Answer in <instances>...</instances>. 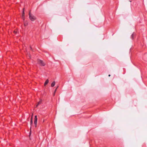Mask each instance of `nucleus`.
<instances>
[{"instance_id": "obj_1", "label": "nucleus", "mask_w": 147, "mask_h": 147, "mask_svg": "<svg viewBox=\"0 0 147 147\" xmlns=\"http://www.w3.org/2000/svg\"><path fill=\"white\" fill-rule=\"evenodd\" d=\"M29 18L32 21H34L36 19V17L31 14L30 12L29 13Z\"/></svg>"}, {"instance_id": "obj_2", "label": "nucleus", "mask_w": 147, "mask_h": 147, "mask_svg": "<svg viewBox=\"0 0 147 147\" xmlns=\"http://www.w3.org/2000/svg\"><path fill=\"white\" fill-rule=\"evenodd\" d=\"M37 62L41 66H44L45 65V63L43 62V61L39 59L37 60Z\"/></svg>"}, {"instance_id": "obj_3", "label": "nucleus", "mask_w": 147, "mask_h": 147, "mask_svg": "<svg viewBox=\"0 0 147 147\" xmlns=\"http://www.w3.org/2000/svg\"><path fill=\"white\" fill-rule=\"evenodd\" d=\"M49 80L48 79H47L45 82L44 83V85L46 86L49 83Z\"/></svg>"}, {"instance_id": "obj_4", "label": "nucleus", "mask_w": 147, "mask_h": 147, "mask_svg": "<svg viewBox=\"0 0 147 147\" xmlns=\"http://www.w3.org/2000/svg\"><path fill=\"white\" fill-rule=\"evenodd\" d=\"M41 102H42V101L41 100H40L38 102V104L36 106V107H38V105L41 104Z\"/></svg>"}, {"instance_id": "obj_5", "label": "nucleus", "mask_w": 147, "mask_h": 147, "mask_svg": "<svg viewBox=\"0 0 147 147\" xmlns=\"http://www.w3.org/2000/svg\"><path fill=\"white\" fill-rule=\"evenodd\" d=\"M55 84V81L53 82L51 84V86L53 87Z\"/></svg>"}, {"instance_id": "obj_6", "label": "nucleus", "mask_w": 147, "mask_h": 147, "mask_svg": "<svg viewBox=\"0 0 147 147\" xmlns=\"http://www.w3.org/2000/svg\"><path fill=\"white\" fill-rule=\"evenodd\" d=\"M37 120H34V124L35 127H36L37 124Z\"/></svg>"}, {"instance_id": "obj_7", "label": "nucleus", "mask_w": 147, "mask_h": 147, "mask_svg": "<svg viewBox=\"0 0 147 147\" xmlns=\"http://www.w3.org/2000/svg\"><path fill=\"white\" fill-rule=\"evenodd\" d=\"M58 86L57 87V88L55 89V90L54 92V96L55 95V94L57 91V88H58Z\"/></svg>"}, {"instance_id": "obj_8", "label": "nucleus", "mask_w": 147, "mask_h": 147, "mask_svg": "<svg viewBox=\"0 0 147 147\" xmlns=\"http://www.w3.org/2000/svg\"><path fill=\"white\" fill-rule=\"evenodd\" d=\"M134 33H133L131 35V38L132 39H133V36H134Z\"/></svg>"}, {"instance_id": "obj_9", "label": "nucleus", "mask_w": 147, "mask_h": 147, "mask_svg": "<svg viewBox=\"0 0 147 147\" xmlns=\"http://www.w3.org/2000/svg\"><path fill=\"white\" fill-rule=\"evenodd\" d=\"M23 16H24V10H23Z\"/></svg>"}, {"instance_id": "obj_10", "label": "nucleus", "mask_w": 147, "mask_h": 147, "mask_svg": "<svg viewBox=\"0 0 147 147\" xmlns=\"http://www.w3.org/2000/svg\"><path fill=\"white\" fill-rule=\"evenodd\" d=\"M34 119H37V117L36 115L35 116V118Z\"/></svg>"}, {"instance_id": "obj_11", "label": "nucleus", "mask_w": 147, "mask_h": 147, "mask_svg": "<svg viewBox=\"0 0 147 147\" xmlns=\"http://www.w3.org/2000/svg\"><path fill=\"white\" fill-rule=\"evenodd\" d=\"M27 23H24V25L25 26H26L27 25Z\"/></svg>"}, {"instance_id": "obj_12", "label": "nucleus", "mask_w": 147, "mask_h": 147, "mask_svg": "<svg viewBox=\"0 0 147 147\" xmlns=\"http://www.w3.org/2000/svg\"><path fill=\"white\" fill-rule=\"evenodd\" d=\"M32 120H30V123L31 124H32V122H33V121H32Z\"/></svg>"}, {"instance_id": "obj_13", "label": "nucleus", "mask_w": 147, "mask_h": 147, "mask_svg": "<svg viewBox=\"0 0 147 147\" xmlns=\"http://www.w3.org/2000/svg\"><path fill=\"white\" fill-rule=\"evenodd\" d=\"M30 49L31 50H32V48L31 47H30Z\"/></svg>"}, {"instance_id": "obj_14", "label": "nucleus", "mask_w": 147, "mask_h": 147, "mask_svg": "<svg viewBox=\"0 0 147 147\" xmlns=\"http://www.w3.org/2000/svg\"><path fill=\"white\" fill-rule=\"evenodd\" d=\"M110 76H111V75H110V74H109V77H110Z\"/></svg>"}, {"instance_id": "obj_15", "label": "nucleus", "mask_w": 147, "mask_h": 147, "mask_svg": "<svg viewBox=\"0 0 147 147\" xmlns=\"http://www.w3.org/2000/svg\"><path fill=\"white\" fill-rule=\"evenodd\" d=\"M31 119V120L32 119V117H31V119Z\"/></svg>"}]
</instances>
